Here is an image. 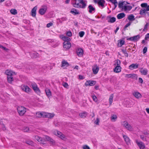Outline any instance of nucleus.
I'll use <instances>...</instances> for the list:
<instances>
[{"mask_svg":"<svg viewBox=\"0 0 149 149\" xmlns=\"http://www.w3.org/2000/svg\"><path fill=\"white\" fill-rule=\"evenodd\" d=\"M71 3L74 7L83 9L86 7L87 1L84 0H71Z\"/></svg>","mask_w":149,"mask_h":149,"instance_id":"obj_1","label":"nucleus"},{"mask_svg":"<svg viewBox=\"0 0 149 149\" xmlns=\"http://www.w3.org/2000/svg\"><path fill=\"white\" fill-rule=\"evenodd\" d=\"M18 112L19 115L20 116H22L26 112V109L23 106H19L17 108Z\"/></svg>","mask_w":149,"mask_h":149,"instance_id":"obj_2","label":"nucleus"},{"mask_svg":"<svg viewBox=\"0 0 149 149\" xmlns=\"http://www.w3.org/2000/svg\"><path fill=\"white\" fill-rule=\"evenodd\" d=\"M54 134L58 136L62 139H63L65 138V136L61 132L57 131L56 130L54 132Z\"/></svg>","mask_w":149,"mask_h":149,"instance_id":"obj_3","label":"nucleus"},{"mask_svg":"<svg viewBox=\"0 0 149 149\" xmlns=\"http://www.w3.org/2000/svg\"><path fill=\"white\" fill-rule=\"evenodd\" d=\"M94 2L97 3L99 5L101 6L102 8L104 7L105 1L104 0H94Z\"/></svg>","mask_w":149,"mask_h":149,"instance_id":"obj_4","label":"nucleus"},{"mask_svg":"<svg viewBox=\"0 0 149 149\" xmlns=\"http://www.w3.org/2000/svg\"><path fill=\"white\" fill-rule=\"evenodd\" d=\"M136 142L140 149H144L145 148L144 144L142 142L139 141L137 140H136Z\"/></svg>","mask_w":149,"mask_h":149,"instance_id":"obj_5","label":"nucleus"},{"mask_svg":"<svg viewBox=\"0 0 149 149\" xmlns=\"http://www.w3.org/2000/svg\"><path fill=\"white\" fill-rule=\"evenodd\" d=\"M96 84V81H87L85 83V85L86 86H92L95 85Z\"/></svg>","mask_w":149,"mask_h":149,"instance_id":"obj_6","label":"nucleus"},{"mask_svg":"<svg viewBox=\"0 0 149 149\" xmlns=\"http://www.w3.org/2000/svg\"><path fill=\"white\" fill-rule=\"evenodd\" d=\"M47 7L46 6H45L43 8H40L38 12L39 14L41 15H44L47 10Z\"/></svg>","mask_w":149,"mask_h":149,"instance_id":"obj_7","label":"nucleus"},{"mask_svg":"<svg viewBox=\"0 0 149 149\" xmlns=\"http://www.w3.org/2000/svg\"><path fill=\"white\" fill-rule=\"evenodd\" d=\"M71 45L70 42H64L63 47L65 50L69 49L71 47Z\"/></svg>","mask_w":149,"mask_h":149,"instance_id":"obj_8","label":"nucleus"},{"mask_svg":"<svg viewBox=\"0 0 149 149\" xmlns=\"http://www.w3.org/2000/svg\"><path fill=\"white\" fill-rule=\"evenodd\" d=\"M77 53V55L79 57H81L83 56V50L81 48L78 49L76 50Z\"/></svg>","mask_w":149,"mask_h":149,"instance_id":"obj_9","label":"nucleus"},{"mask_svg":"<svg viewBox=\"0 0 149 149\" xmlns=\"http://www.w3.org/2000/svg\"><path fill=\"white\" fill-rule=\"evenodd\" d=\"M125 77H127L128 78H131L132 79H137V76L136 74H126L125 75Z\"/></svg>","mask_w":149,"mask_h":149,"instance_id":"obj_10","label":"nucleus"},{"mask_svg":"<svg viewBox=\"0 0 149 149\" xmlns=\"http://www.w3.org/2000/svg\"><path fill=\"white\" fill-rule=\"evenodd\" d=\"M139 72L142 75H146L147 74L148 70L146 69L141 68L139 69Z\"/></svg>","mask_w":149,"mask_h":149,"instance_id":"obj_11","label":"nucleus"},{"mask_svg":"<svg viewBox=\"0 0 149 149\" xmlns=\"http://www.w3.org/2000/svg\"><path fill=\"white\" fill-rule=\"evenodd\" d=\"M88 12L90 13H93L95 11V8L91 5H89L88 7Z\"/></svg>","mask_w":149,"mask_h":149,"instance_id":"obj_12","label":"nucleus"},{"mask_svg":"<svg viewBox=\"0 0 149 149\" xmlns=\"http://www.w3.org/2000/svg\"><path fill=\"white\" fill-rule=\"evenodd\" d=\"M99 68L97 65H94L92 68V70L93 73L95 74H97L98 72Z\"/></svg>","mask_w":149,"mask_h":149,"instance_id":"obj_13","label":"nucleus"},{"mask_svg":"<svg viewBox=\"0 0 149 149\" xmlns=\"http://www.w3.org/2000/svg\"><path fill=\"white\" fill-rule=\"evenodd\" d=\"M44 114H45V117L48 118H52L54 116V113H50L45 112L44 113Z\"/></svg>","mask_w":149,"mask_h":149,"instance_id":"obj_14","label":"nucleus"},{"mask_svg":"<svg viewBox=\"0 0 149 149\" xmlns=\"http://www.w3.org/2000/svg\"><path fill=\"white\" fill-rule=\"evenodd\" d=\"M139 65L137 63H133L130 65L129 66V68L131 70H133L134 69L137 68L139 67Z\"/></svg>","mask_w":149,"mask_h":149,"instance_id":"obj_15","label":"nucleus"},{"mask_svg":"<svg viewBox=\"0 0 149 149\" xmlns=\"http://www.w3.org/2000/svg\"><path fill=\"white\" fill-rule=\"evenodd\" d=\"M5 73L7 75V76H12L13 74H15V73L11 70H7L5 71Z\"/></svg>","mask_w":149,"mask_h":149,"instance_id":"obj_16","label":"nucleus"},{"mask_svg":"<svg viewBox=\"0 0 149 149\" xmlns=\"http://www.w3.org/2000/svg\"><path fill=\"white\" fill-rule=\"evenodd\" d=\"M37 6H35L32 9L31 11V15L33 17H35L36 16V12L37 10Z\"/></svg>","mask_w":149,"mask_h":149,"instance_id":"obj_17","label":"nucleus"},{"mask_svg":"<svg viewBox=\"0 0 149 149\" xmlns=\"http://www.w3.org/2000/svg\"><path fill=\"white\" fill-rule=\"evenodd\" d=\"M22 90L24 91L26 93H28L30 91L31 89L28 86H22Z\"/></svg>","mask_w":149,"mask_h":149,"instance_id":"obj_18","label":"nucleus"},{"mask_svg":"<svg viewBox=\"0 0 149 149\" xmlns=\"http://www.w3.org/2000/svg\"><path fill=\"white\" fill-rule=\"evenodd\" d=\"M140 38V36L139 35H137L132 37H130L128 39V40L135 41L138 40Z\"/></svg>","mask_w":149,"mask_h":149,"instance_id":"obj_19","label":"nucleus"},{"mask_svg":"<svg viewBox=\"0 0 149 149\" xmlns=\"http://www.w3.org/2000/svg\"><path fill=\"white\" fill-rule=\"evenodd\" d=\"M123 137L127 145H129L130 143V140L129 138L126 135H123Z\"/></svg>","mask_w":149,"mask_h":149,"instance_id":"obj_20","label":"nucleus"},{"mask_svg":"<svg viewBox=\"0 0 149 149\" xmlns=\"http://www.w3.org/2000/svg\"><path fill=\"white\" fill-rule=\"evenodd\" d=\"M121 68L120 65H118L116 66L113 69L114 72L118 73L120 72L121 71Z\"/></svg>","mask_w":149,"mask_h":149,"instance_id":"obj_21","label":"nucleus"},{"mask_svg":"<svg viewBox=\"0 0 149 149\" xmlns=\"http://www.w3.org/2000/svg\"><path fill=\"white\" fill-rule=\"evenodd\" d=\"M44 113H45V112H38L36 113V116L37 117H38V118H41L42 117H45V114H44Z\"/></svg>","mask_w":149,"mask_h":149,"instance_id":"obj_22","label":"nucleus"},{"mask_svg":"<svg viewBox=\"0 0 149 149\" xmlns=\"http://www.w3.org/2000/svg\"><path fill=\"white\" fill-rule=\"evenodd\" d=\"M70 12L74 15L79 14V11L77 9L75 8H72V9Z\"/></svg>","mask_w":149,"mask_h":149,"instance_id":"obj_23","label":"nucleus"},{"mask_svg":"<svg viewBox=\"0 0 149 149\" xmlns=\"http://www.w3.org/2000/svg\"><path fill=\"white\" fill-rule=\"evenodd\" d=\"M132 8V6L130 5H124L123 6V10L125 11L130 10Z\"/></svg>","mask_w":149,"mask_h":149,"instance_id":"obj_24","label":"nucleus"},{"mask_svg":"<svg viewBox=\"0 0 149 149\" xmlns=\"http://www.w3.org/2000/svg\"><path fill=\"white\" fill-rule=\"evenodd\" d=\"M125 15V14L124 13H121L118 14L117 16L118 19H120L124 17Z\"/></svg>","mask_w":149,"mask_h":149,"instance_id":"obj_25","label":"nucleus"},{"mask_svg":"<svg viewBox=\"0 0 149 149\" xmlns=\"http://www.w3.org/2000/svg\"><path fill=\"white\" fill-rule=\"evenodd\" d=\"M118 42V47H121L125 43V41L123 40H119Z\"/></svg>","mask_w":149,"mask_h":149,"instance_id":"obj_26","label":"nucleus"},{"mask_svg":"<svg viewBox=\"0 0 149 149\" xmlns=\"http://www.w3.org/2000/svg\"><path fill=\"white\" fill-rule=\"evenodd\" d=\"M88 113L84 111L82 113H80L79 114V116L81 118H86L87 116Z\"/></svg>","mask_w":149,"mask_h":149,"instance_id":"obj_27","label":"nucleus"},{"mask_svg":"<svg viewBox=\"0 0 149 149\" xmlns=\"http://www.w3.org/2000/svg\"><path fill=\"white\" fill-rule=\"evenodd\" d=\"M69 65V63L65 60H63L61 62V67H67Z\"/></svg>","mask_w":149,"mask_h":149,"instance_id":"obj_28","label":"nucleus"},{"mask_svg":"<svg viewBox=\"0 0 149 149\" xmlns=\"http://www.w3.org/2000/svg\"><path fill=\"white\" fill-rule=\"evenodd\" d=\"M133 95L137 98L139 99L141 98V95L138 92H135L133 93Z\"/></svg>","mask_w":149,"mask_h":149,"instance_id":"obj_29","label":"nucleus"},{"mask_svg":"<svg viewBox=\"0 0 149 149\" xmlns=\"http://www.w3.org/2000/svg\"><path fill=\"white\" fill-rule=\"evenodd\" d=\"M117 118V116L115 114H113L111 115L110 117V119H111V121L113 122H115Z\"/></svg>","mask_w":149,"mask_h":149,"instance_id":"obj_30","label":"nucleus"},{"mask_svg":"<svg viewBox=\"0 0 149 149\" xmlns=\"http://www.w3.org/2000/svg\"><path fill=\"white\" fill-rule=\"evenodd\" d=\"M46 94L47 96L49 97L52 95V93L50 90L48 89H46L45 90Z\"/></svg>","mask_w":149,"mask_h":149,"instance_id":"obj_31","label":"nucleus"},{"mask_svg":"<svg viewBox=\"0 0 149 149\" xmlns=\"http://www.w3.org/2000/svg\"><path fill=\"white\" fill-rule=\"evenodd\" d=\"M109 19L108 20V22L111 23H113L116 21V18L115 17H111L110 16L109 17Z\"/></svg>","mask_w":149,"mask_h":149,"instance_id":"obj_32","label":"nucleus"},{"mask_svg":"<svg viewBox=\"0 0 149 149\" xmlns=\"http://www.w3.org/2000/svg\"><path fill=\"white\" fill-rule=\"evenodd\" d=\"M31 86L33 89L36 91H37L39 90V88H38L37 85L35 83H32Z\"/></svg>","mask_w":149,"mask_h":149,"instance_id":"obj_33","label":"nucleus"},{"mask_svg":"<svg viewBox=\"0 0 149 149\" xmlns=\"http://www.w3.org/2000/svg\"><path fill=\"white\" fill-rule=\"evenodd\" d=\"M146 11H147L145 9H141L140 10L139 14L141 15H144V14L145 15L146 13H148Z\"/></svg>","mask_w":149,"mask_h":149,"instance_id":"obj_34","label":"nucleus"},{"mask_svg":"<svg viewBox=\"0 0 149 149\" xmlns=\"http://www.w3.org/2000/svg\"><path fill=\"white\" fill-rule=\"evenodd\" d=\"M62 39L64 41V42H69L70 39L68 37L64 36L62 37Z\"/></svg>","mask_w":149,"mask_h":149,"instance_id":"obj_35","label":"nucleus"},{"mask_svg":"<svg viewBox=\"0 0 149 149\" xmlns=\"http://www.w3.org/2000/svg\"><path fill=\"white\" fill-rule=\"evenodd\" d=\"M45 138L47 140L49 141L50 142L52 143V144L55 143L54 141L49 136H46Z\"/></svg>","mask_w":149,"mask_h":149,"instance_id":"obj_36","label":"nucleus"},{"mask_svg":"<svg viewBox=\"0 0 149 149\" xmlns=\"http://www.w3.org/2000/svg\"><path fill=\"white\" fill-rule=\"evenodd\" d=\"M66 19L67 18L66 17H63L61 18H58L57 19V20L60 23H62L63 21H65Z\"/></svg>","mask_w":149,"mask_h":149,"instance_id":"obj_37","label":"nucleus"},{"mask_svg":"<svg viewBox=\"0 0 149 149\" xmlns=\"http://www.w3.org/2000/svg\"><path fill=\"white\" fill-rule=\"evenodd\" d=\"M128 19L130 21H134L135 20L134 16L132 14L130 15L128 17Z\"/></svg>","mask_w":149,"mask_h":149,"instance_id":"obj_38","label":"nucleus"},{"mask_svg":"<svg viewBox=\"0 0 149 149\" xmlns=\"http://www.w3.org/2000/svg\"><path fill=\"white\" fill-rule=\"evenodd\" d=\"M26 143L27 144L31 146H34V143L33 141H31L28 140L26 141Z\"/></svg>","mask_w":149,"mask_h":149,"instance_id":"obj_39","label":"nucleus"},{"mask_svg":"<svg viewBox=\"0 0 149 149\" xmlns=\"http://www.w3.org/2000/svg\"><path fill=\"white\" fill-rule=\"evenodd\" d=\"M113 97V94H111L110 96L109 99L110 105H111L112 103Z\"/></svg>","mask_w":149,"mask_h":149,"instance_id":"obj_40","label":"nucleus"},{"mask_svg":"<svg viewBox=\"0 0 149 149\" xmlns=\"http://www.w3.org/2000/svg\"><path fill=\"white\" fill-rule=\"evenodd\" d=\"M125 128L130 131H132L133 130L132 127L129 124L127 125V126Z\"/></svg>","mask_w":149,"mask_h":149,"instance_id":"obj_41","label":"nucleus"},{"mask_svg":"<svg viewBox=\"0 0 149 149\" xmlns=\"http://www.w3.org/2000/svg\"><path fill=\"white\" fill-rule=\"evenodd\" d=\"M7 79L8 82L10 83H11L13 80L12 76H7Z\"/></svg>","mask_w":149,"mask_h":149,"instance_id":"obj_42","label":"nucleus"},{"mask_svg":"<svg viewBox=\"0 0 149 149\" xmlns=\"http://www.w3.org/2000/svg\"><path fill=\"white\" fill-rule=\"evenodd\" d=\"M10 12L11 14L14 15L16 14L17 13V10L15 9H11L10 10Z\"/></svg>","mask_w":149,"mask_h":149,"instance_id":"obj_43","label":"nucleus"},{"mask_svg":"<svg viewBox=\"0 0 149 149\" xmlns=\"http://www.w3.org/2000/svg\"><path fill=\"white\" fill-rule=\"evenodd\" d=\"M123 2H119L118 3V6L120 8H122V9H123Z\"/></svg>","mask_w":149,"mask_h":149,"instance_id":"obj_44","label":"nucleus"},{"mask_svg":"<svg viewBox=\"0 0 149 149\" xmlns=\"http://www.w3.org/2000/svg\"><path fill=\"white\" fill-rule=\"evenodd\" d=\"M122 124L124 127H126L127 126L128 123L127 122L124 121L122 122Z\"/></svg>","mask_w":149,"mask_h":149,"instance_id":"obj_45","label":"nucleus"},{"mask_svg":"<svg viewBox=\"0 0 149 149\" xmlns=\"http://www.w3.org/2000/svg\"><path fill=\"white\" fill-rule=\"evenodd\" d=\"M23 130L24 132H29L30 131L28 127H25L23 129Z\"/></svg>","mask_w":149,"mask_h":149,"instance_id":"obj_46","label":"nucleus"},{"mask_svg":"<svg viewBox=\"0 0 149 149\" xmlns=\"http://www.w3.org/2000/svg\"><path fill=\"white\" fill-rule=\"evenodd\" d=\"M84 32L83 31H80L79 33V35L80 37H82L84 34Z\"/></svg>","mask_w":149,"mask_h":149,"instance_id":"obj_47","label":"nucleus"},{"mask_svg":"<svg viewBox=\"0 0 149 149\" xmlns=\"http://www.w3.org/2000/svg\"><path fill=\"white\" fill-rule=\"evenodd\" d=\"M38 54L35 53H33L31 54V56L33 58H36Z\"/></svg>","mask_w":149,"mask_h":149,"instance_id":"obj_48","label":"nucleus"},{"mask_svg":"<svg viewBox=\"0 0 149 149\" xmlns=\"http://www.w3.org/2000/svg\"><path fill=\"white\" fill-rule=\"evenodd\" d=\"M141 139L144 141H146V139L145 137L143 135H140Z\"/></svg>","mask_w":149,"mask_h":149,"instance_id":"obj_49","label":"nucleus"},{"mask_svg":"<svg viewBox=\"0 0 149 149\" xmlns=\"http://www.w3.org/2000/svg\"><path fill=\"white\" fill-rule=\"evenodd\" d=\"M141 6L142 7H146L147 6V3H141Z\"/></svg>","mask_w":149,"mask_h":149,"instance_id":"obj_50","label":"nucleus"},{"mask_svg":"<svg viewBox=\"0 0 149 149\" xmlns=\"http://www.w3.org/2000/svg\"><path fill=\"white\" fill-rule=\"evenodd\" d=\"M66 35L68 36L71 37L72 36V32L70 31H68L66 33Z\"/></svg>","mask_w":149,"mask_h":149,"instance_id":"obj_51","label":"nucleus"},{"mask_svg":"<svg viewBox=\"0 0 149 149\" xmlns=\"http://www.w3.org/2000/svg\"><path fill=\"white\" fill-rule=\"evenodd\" d=\"M99 121H100V120H99V119L98 118H97L96 119V120L94 122V123L97 125H98L99 124Z\"/></svg>","mask_w":149,"mask_h":149,"instance_id":"obj_52","label":"nucleus"},{"mask_svg":"<svg viewBox=\"0 0 149 149\" xmlns=\"http://www.w3.org/2000/svg\"><path fill=\"white\" fill-rule=\"evenodd\" d=\"M147 47H145L143 49V54L146 53L147 52Z\"/></svg>","mask_w":149,"mask_h":149,"instance_id":"obj_53","label":"nucleus"},{"mask_svg":"<svg viewBox=\"0 0 149 149\" xmlns=\"http://www.w3.org/2000/svg\"><path fill=\"white\" fill-rule=\"evenodd\" d=\"M122 52L125 54H127V57H128V53L126 51V50L124 49H122Z\"/></svg>","mask_w":149,"mask_h":149,"instance_id":"obj_54","label":"nucleus"},{"mask_svg":"<svg viewBox=\"0 0 149 149\" xmlns=\"http://www.w3.org/2000/svg\"><path fill=\"white\" fill-rule=\"evenodd\" d=\"M148 26V24L146 23V24L145 25L144 28L143 30V31H145L147 30V28Z\"/></svg>","mask_w":149,"mask_h":149,"instance_id":"obj_55","label":"nucleus"},{"mask_svg":"<svg viewBox=\"0 0 149 149\" xmlns=\"http://www.w3.org/2000/svg\"><path fill=\"white\" fill-rule=\"evenodd\" d=\"M83 149H90L89 147L87 145H84L83 147Z\"/></svg>","mask_w":149,"mask_h":149,"instance_id":"obj_56","label":"nucleus"},{"mask_svg":"<svg viewBox=\"0 0 149 149\" xmlns=\"http://www.w3.org/2000/svg\"><path fill=\"white\" fill-rule=\"evenodd\" d=\"M38 142H40L41 143H43V140L40 137L39 139H38Z\"/></svg>","mask_w":149,"mask_h":149,"instance_id":"obj_57","label":"nucleus"},{"mask_svg":"<svg viewBox=\"0 0 149 149\" xmlns=\"http://www.w3.org/2000/svg\"><path fill=\"white\" fill-rule=\"evenodd\" d=\"M53 25V23L50 22L47 24V27L48 28L50 27V26H52Z\"/></svg>","mask_w":149,"mask_h":149,"instance_id":"obj_58","label":"nucleus"},{"mask_svg":"<svg viewBox=\"0 0 149 149\" xmlns=\"http://www.w3.org/2000/svg\"><path fill=\"white\" fill-rule=\"evenodd\" d=\"M63 86L66 88H68V85L67 83H64L63 84Z\"/></svg>","mask_w":149,"mask_h":149,"instance_id":"obj_59","label":"nucleus"},{"mask_svg":"<svg viewBox=\"0 0 149 149\" xmlns=\"http://www.w3.org/2000/svg\"><path fill=\"white\" fill-rule=\"evenodd\" d=\"M93 100L95 101L96 102L97 101V98L95 96H93L92 97Z\"/></svg>","mask_w":149,"mask_h":149,"instance_id":"obj_60","label":"nucleus"},{"mask_svg":"<svg viewBox=\"0 0 149 149\" xmlns=\"http://www.w3.org/2000/svg\"><path fill=\"white\" fill-rule=\"evenodd\" d=\"M120 63H121L120 61V60H118V59L117 60V66L120 65Z\"/></svg>","mask_w":149,"mask_h":149,"instance_id":"obj_61","label":"nucleus"},{"mask_svg":"<svg viewBox=\"0 0 149 149\" xmlns=\"http://www.w3.org/2000/svg\"><path fill=\"white\" fill-rule=\"evenodd\" d=\"M145 39L146 40H147L148 39H149V33H148L146 35Z\"/></svg>","mask_w":149,"mask_h":149,"instance_id":"obj_62","label":"nucleus"},{"mask_svg":"<svg viewBox=\"0 0 149 149\" xmlns=\"http://www.w3.org/2000/svg\"><path fill=\"white\" fill-rule=\"evenodd\" d=\"M109 1L113 4L117 2L116 0H109Z\"/></svg>","mask_w":149,"mask_h":149,"instance_id":"obj_63","label":"nucleus"},{"mask_svg":"<svg viewBox=\"0 0 149 149\" xmlns=\"http://www.w3.org/2000/svg\"><path fill=\"white\" fill-rule=\"evenodd\" d=\"M143 133L146 135H148L149 134V132L147 131H144Z\"/></svg>","mask_w":149,"mask_h":149,"instance_id":"obj_64","label":"nucleus"}]
</instances>
